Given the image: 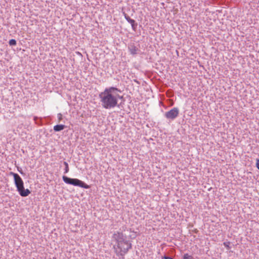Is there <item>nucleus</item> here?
I'll return each instance as SVG.
<instances>
[{
	"label": "nucleus",
	"instance_id": "4468645a",
	"mask_svg": "<svg viewBox=\"0 0 259 259\" xmlns=\"http://www.w3.org/2000/svg\"><path fill=\"white\" fill-rule=\"evenodd\" d=\"M58 118L59 120L62 119V115L61 114H58Z\"/></svg>",
	"mask_w": 259,
	"mask_h": 259
},
{
	"label": "nucleus",
	"instance_id": "ddd939ff",
	"mask_svg": "<svg viewBox=\"0 0 259 259\" xmlns=\"http://www.w3.org/2000/svg\"><path fill=\"white\" fill-rule=\"evenodd\" d=\"M256 166L257 168V169L259 170V159L256 160Z\"/></svg>",
	"mask_w": 259,
	"mask_h": 259
},
{
	"label": "nucleus",
	"instance_id": "f257e3e1",
	"mask_svg": "<svg viewBox=\"0 0 259 259\" xmlns=\"http://www.w3.org/2000/svg\"><path fill=\"white\" fill-rule=\"evenodd\" d=\"M120 91L116 88H106L99 95L102 107L105 109L114 108L117 105L119 99L122 97L119 95Z\"/></svg>",
	"mask_w": 259,
	"mask_h": 259
},
{
	"label": "nucleus",
	"instance_id": "9d476101",
	"mask_svg": "<svg viewBox=\"0 0 259 259\" xmlns=\"http://www.w3.org/2000/svg\"><path fill=\"white\" fill-rule=\"evenodd\" d=\"M64 164L65 165V173H67L69 171V166L67 162L64 161Z\"/></svg>",
	"mask_w": 259,
	"mask_h": 259
},
{
	"label": "nucleus",
	"instance_id": "9b49d317",
	"mask_svg": "<svg viewBox=\"0 0 259 259\" xmlns=\"http://www.w3.org/2000/svg\"><path fill=\"white\" fill-rule=\"evenodd\" d=\"M130 52L132 54H135L137 53V49L135 47H134L133 49L130 50Z\"/></svg>",
	"mask_w": 259,
	"mask_h": 259
},
{
	"label": "nucleus",
	"instance_id": "39448f33",
	"mask_svg": "<svg viewBox=\"0 0 259 259\" xmlns=\"http://www.w3.org/2000/svg\"><path fill=\"white\" fill-rule=\"evenodd\" d=\"M179 110L178 108H173L165 113V116L167 119H174L179 114Z\"/></svg>",
	"mask_w": 259,
	"mask_h": 259
},
{
	"label": "nucleus",
	"instance_id": "f03ea898",
	"mask_svg": "<svg viewBox=\"0 0 259 259\" xmlns=\"http://www.w3.org/2000/svg\"><path fill=\"white\" fill-rule=\"evenodd\" d=\"M113 238L116 241L113 248L117 256H124L132 248V244L125 240L126 236L123 233L118 231L115 232Z\"/></svg>",
	"mask_w": 259,
	"mask_h": 259
},
{
	"label": "nucleus",
	"instance_id": "7ed1b4c3",
	"mask_svg": "<svg viewBox=\"0 0 259 259\" xmlns=\"http://www.w3.org/2000/svg\"><path fill=\"white\" fill-rule=\"evenodd\" d=\"M10 175L14 177L15 184L19 194L22 197L28 196L31 193L30 191L24 188L23 181L19 175L13 172H11Z\"/></svg>",
	"mask_w": 259,
	"mask_h": 259
},
{
	"label": "nucleus",
	"instance_id": "0eeeda50",
	"mask_svg": "<svg viewBox=\"0 0 259 259\" xmlns=\"http://www.w3.org/2000/svg\"><path fill=\"white\" fill-rule=\"evenodd\" d=\"M65 126L63 124L56 125L54 126V130L55 132H59L64 129Z\"/></svg>",
	"mask_w": 259,
	"mask_h": 259
},
{
	"label": "nucleus",
	"instance_id": "6e6552de",
	"mask_svg": "<svg viewBox=\"0 0 259 259\" xmlns=\"http://www.w3.org/2000/svg\"><path fill=\"white\" fill-rule=\"evenodd\" d=\"M183 259H194V257L188 253H185L183 256Z\"/></svg>",
	"mask_w": 259,
	"mask_h": 259
},
{
	"label": "nucleus",
	"instance_id": "423d86ee",
	"mask_svg": "<svg viewBox=\"0 0 259 259\" xmlns=\"http://www.w3.org/2000/svg\"><path fill=\"white\" fill-rule=\"evenodd\" d=\"M125 19L131 24L132 28L135 30L136 28L135 21L130 18L124 12H123Z\"/></svg>",
	"mask_w": 259,
	"mask_h": 259
},
{
	"label": "nucleus",
	"instance_id": "f8f14e48",
	"mask_svg": "<svg viewBox=\"0 0 259 259\" xmlns=\"http://www.w3.org/2000/svg\"><path fill=\"white\" fill-rule=\"evenodd\" d=\"M223 244H224V245L225 247H226L227 248V249H229L230 248V242H224Z\"/></svg>",
	"mask_w": 259,
	"mask_h": 259
},
{
	"label": "nucleus",
	"instance_id": "1a4fd4ad",
	"mask_svg": "<svg viewBox=\"0 0 259 259\" xmlns=\"http://www.w3.org/2000/svg\"><path fill=\"white\" fill-rule=\"evenodd\" d=\"M9 44L10 46H15L16 45V41L14 39H11L9 40Z\"/></svg>",
	"mask_w": 259,
	"mask_h": 259
},
{
	"label": "nucleus",
	"instance_id": "20e7f679",
	"mask_svg": "<svg viewBox=\"0 0 259 259\" xmlns=\"http://www.w3.org/2000/svg\"><path fill=\"white\" fill-rule=\"evenodd\" d=\"M62 179L64 182L68 184L79 186L81 188H83L85 189H89L90 187L89 185L86 184L83 181L77 179H72L66 176H63Z\"/></svg>",
	"mask_w": 259,
	"mask_h": 259
}]
</instances>
